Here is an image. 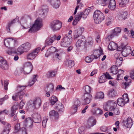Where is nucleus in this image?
Instances as JSON below:
<instances>
[{
  "label": "nucleus",
  "mask_w": 134,
  "mask_h": 134,
  "mask_svg": "<svg viewBox=\"0 0 134 134\" xmlns=\"http://www.w3.org/2000/svg\"><path fill=\"white\" fill-rule=\"evenodd\" d=\"M71 40L68 37L67 35L65 36L63 38L60 42L61 46L64 47L68 46L71 43Z\"/></svg>",
  "instance_id": "7"
},
{
  "label": "nucleus",
  "mask_w": 134,
  "mask_h": 134,
  "mask_svg": "<svg viewBox=\"0 0 134 134\" xmlns=\"http://www.w3.org/2000/svg\"><path fill=\"white\" fill-rule=\"evenodd\" d=\"M42 26V20L40 18H37L32 27L29 30V32H33L39 30Z\"/></svg>",
  "instance_id": "4"
},
{
  "label": "nucleus",
  "mask_w": 134,
  "mask_h": 134,
  "mask_svg": "<svg viewBox=\"0 0 134 134\" xmlns=\"http://www.w3.org/2000/svg\"><path fill=\"white\" fill-rule=\"evenodd\" d=\"M64 110L63 105L61 103L59 106V114L62 115L64 112Z\"/></svg>",
  "instance_id": "54"
},
{
  "label": "nucleus",
  "mask_w": 134,
  "mask_h": 134,
  "mask_svg": "<svg viewBox=\"0 0 134 134\" xmlns=\"http://www.w3.org/2000/svg\"><path fill=\"white\" fill-rule=\"evenodd\" d=\"M51 5L55 8L57 9L59 7L58 1H51L50 2Z\"/></svg>",
  "instance_id": "40"
},
{
  "label": "nucleus",
  "mask_w": 134,
  "mask_h": 134,
  "mask_svg": "<svg viewBox=\"0 0 134 134\" xmlns=\"http://www.w3.org/2000/svg\"><path fill=\"white\" fill-rule=\"evenodd\" d=\"M121 71L122 72L121 75L118 74L117 75V79L118 80H121L122 79L124 75V71Z\"/></svg>",
  "instance_id": "62"
},
{
  "label": "nucleus",
  "mask_w": 134,
  "mask_h": 134,
  "mask_svg": "<svg viewBox=\"0 0 134 134\" xmlns=\"http://www.w3.org/2000/svg\"><path fill=\"white\" fill-rule=\"evenodd\" d=\"M82 15V12H81L80 13L76 15L75 16V19L74 20V21L73 23V25H76L77 24V22L81 18Z\"/></svg>",
  "instance_id": "25"
},
{
  "label": "nucleus",
  "mask_w": 134,
  "mask_h": 134,
  "mask_svg": "<svg viewBox=\"0 0 134 134\" xmlns=\"http://www.w3.org/2000/svg\"><path fill=\"white\" fill-rule=\"evenodd\" d=\"M116 91L114 89L110 90L108 92V95L110 97H114L116 95Z\"/></svg>",
  "instance_id": "42"
},
{
  "label": "nucleus",
  "mask_w": 134,
  "mask_h": 134,
  "mask_svg": "<svg viewBox=\"0 0 134 134\" xmlns=\"http://www.w3.org/2000/svg\"><path fill=\"white\" fill-rule=\"evenodd\" d=\"M49 116L51 118L53 119V120L55 121H57L59 118L58 112L54 110L50 111L49 113Z\"/></svg>",
  "instance_id": "11"
},
{
  "label": "nucleus",
  "mask_w": 134,
  "mask_h": 134,
  "mask_svg": "<svg viewBox=\"0 0 134 134\" xmlns=\"http://www.w3.org/2000/svg\"><path fill=\"white\" fill-rule=\"evenodd\" d=\"M97 121L93 117H91L90 118L87 120V127L89 128L93 127L96 124Z\"/></svg>",
  "instance_id": "17"
},
{
  "label": "nucleus",
  "mask_w": 134,
  "mask_h": 134,
  "mask_svg": "<svg viewBox=\"0 0 134 134\" xmlns=\"http://www.w3.org/2000/svg\"><path fill=\"white\" fill-rule=\"evenodd\" d=\"M19 132L20 134H27L26 132V130L24 127L20 128L19 131Z\"/></svg>",
  "instance_id": "57"
},
{
  "label": "nucleus",
  "mask_w": 134,
  "mask_h": 134,
  "mask_svg": "<svg viewBox=\"0 0 134 134\" xmlns=\"http://www.w3.org/2000/svg\"><path fill=\"white\" fill-rule=\"evenodd\" d=\"M58 100L57 98L54 96L51 97L50 99V102L52 105L54 104Z\"/></svg>",
  "instance_id": "41"
},
{
  "label": "nucleus",
  "mask_w": 134,
  "mask_h": 134,
  "mask_svg": "<svg viewBox=\"0 0 134 134\" xmlns=\"http://www.w3.org/2000/svg\"><path fill=\"white\" fill-rule=\"evenodd\" d=\"M131 81L130 80H128L124 84L123 87L125 89H126L129 86L130 83H131Z\"/></svg>",
  "instance_id": "56"
},
{
  "label": "nucleus",
  "mask_w": 134,
  "mask_h": 134,
  "mask_svg": "<svg viewBox=\"0 0 134 134\" xmlns=\"http://www.w3.org/2000/svg\"><path fill=\"white\" fill-rule=\"evenodd\" d=\"M84 89L85 92L84 94L91 95L90 93L91 91V88L88 85L86 86L84 88Z\"/></svg>",
  "instance_id": "35"
},
{
  "label": "nucleus",
  "mask_w": 134,
  "mask_h": 134,
  "mask_svg": "<svg viewBox=\"0 0 134 134\" xmlns=\"http://www.w3.org/2000/svg\"><path fill=\"white\" fill-rule=\"evenodd\" d=\"M116 2L115 1H110L109 7L111 9L113 10L115 8Z\"/></svg>",
  "instance_id": "33"
},
{
  "label": "nucleus",
  "mask_w": 134,
  "mask_h": 134,
  "mask_svg": "<svg viewBox=\"0 0 134 134\" xmlns=\"http://www.w3.org/2000/svg\"><path fill=\"white\" fill-rule=\"evenodd\" d=\"M64 63L66 64H68L69 68H71L74 65V61L72 60H66L65 61Z\"/></svg>",
  "instance_id": "44"
},
{
  "label": "nucleus",
  "mask_w": 134,
  "mask_h": 134,
  "mask_svg": "<svg viewBox=\"0 0 134 134\" xmlns=\"http://www.w3.org/2000/svg\"><path fill=\"white\" fill-rule=\"evenodd\" d=\"M59 40V36L56 37L55 35H54L53 37L51 38H48L45 41V44L46 46L51 45L53 41L55 40Z\"/></svg>",
  "instance_id": "16"
},
{
  "label": "nucleus",
  "mask_w": 134,
  "mask_h": 134,
  "mask_svg": "<svg viewBox=\"0 0 134 134\" xmlns=\"http://www.w3.org/2000/svg\"><path fill=\"white\" fill-rule=\"evenodd\" d=\"M117 66L115 65H113L111 68V73L113 74H116L118 72Z\"/></svg>",
  "instance_id": "36"
},
{
  "label": "nucleus",
  "mask_w": 134,
  "mask_h": 134,
  "mask_svg": "<svg viewBox=\"0 0 134 134\" xmlns=\"http://www.w3.org/2000/svg\"><path fill=\"white\" fill-rule=\"evenodd\" d=\"M84 40V39L82 38V40L79 39L78 40L76 43V46L77 48L81 47L83 45L85 42Z\"/></svg>",
  "instance_id": "38"
},
{
  "label": "nucleus",
  "mask_w": 134,
  "mask_h": 134,
  "mask_svg": "<svg viewBox=\"0 0 134 134\" xmlns=\"http://www.w3.org/2000/svg\"><path fill=\"white\" fill-rule=\"evenodd\" d=\"M131 52V47H127L123 49L121 53L124 56L126 57L130 54Z\"/></svg>",
  "instance_id": "19"
},
{
  "label": "nucleus",
  "mask_w": 134,
  "mask_h": 134,
  "mask_svg": "<svg viewBox=\"0 0 134 134\" xmlns=\"http://www.w3.org/2000/svg\"><path fill=\"white\" fill-rule=\"evenodd\" d=\"M19 17L17 16L15 19H13V20L11 21L10 22L8 23L7 26L6 27L7 30L10 32V27L12 26L13 24L15 23L16 22H18L19 20Z\"/></svg>",
  "instance_id": "24"
},
{
  "label": "nucleus",
  "mask_w": 134,
  "mask_h": 134,
  "mask_svg": "<svg viewBox=\"0 0 134 134\" xmlns=\"http://www.w3.org/2000/svg\"><path fill=\"white\" fill-rule=\"evenodd\" d=\"M93 8L92 7H89L87 8L84 12L83 13L86 15L87 16L89 13L90 12L92 8Z\"/></svg>",
  "instance_id": "59"
},
{
  "label": "nucleus",
  "mask_w": 134,
  "mask_h": 134,
  "mask_svg": "<svg viewBox=\"0 0 134 134\" xmlns=\"http://www.w3.org/2000/svg\"><path fill=\"white\" fill-rule=\"evenodd\" d=\"M97 1L98 3L100 5L103 6H105L107 4L106 1Z\"/></svg>",
  "instance_id": "58"
},
{
  "label": "nucleus",
  "mask_w": 134,
  "mask_h": 134,
  "mask_svg": "<svg viewBox=\"0 0 134 134\" xmlns=\"http://www.w3.org/2000/svg\"><path fill=\"white\" fill-rule=\"evenodd\" d=\"M33 68L31 62L26 63L25 64L23 69V72L24 74H29Z\"/></svg>",
  "instance_id": "8"
},
{
  "label": "nucleus",
  "mask_w": 134,
  "mask_h": 134,
  "mask_svg": "<svg viewBox=\"0 0 134 134\" xmlns=\"http://www.w3.org/2000/svg\"><path fill=\"white\" fill-rule=\"evenodd\" d=\"M33 122L35 123H40L41 121V117L39 114L37 113H34L32 115Z\"/></svg>",
  "instance_id": "14"
},
{
  "label": "nucleus",
  "mask_w": 134,
  "mask_h": 134,
  "mask_svg": "<svg viewBox=\"0 0 134 134\" xmlns=\"http://www.w3.org/2000/svg\"><path fill=\"white\" fill-rule=\"evenodd\" d=\"M22 46L24 48V51L25 52L29 51L31 47V44L28 42L23 44Z\"/></svg>",
  "instance_id": "29"
},
{
  "label": "nucleus",
  "mask_w": 134,
  "mask_h": 134,
  "mask_svg": "<svg viewBox=\"0 0 134 134\" xmlns=\"http://www.w3.org/2000/svg\"><path fill=\"white\" fill-rule=\"evenodd\" d=\"M122 99L124 100L127 103L129 102V99L128 94L126 93H125L122 96Z\"/></svg>",
  "instance_id": "52"
},
{
  "label": "nucleus",
  "mask_w": 134,
  "mask_h": 134,
  "mask_svg": "<svg viewBox=\"0 0 134 134\" xmlns=\"http://www.w3.org/2000/svg\"><path fill=\"white\" fill-rule=\"evenodd\" d=\"M117 102L119 105L122 107L124 106L127 103L122 98H119L117 100Z\"/></svg>",
  "instance_id": "28"
},
{
  "label": "nucleus",
  "mask_w": 134,
  "mask_h": 134,
  "mask_svg": "<svg viewBox=\"0 0 134 134\" xmlns=\"http://www.w3.org/2000/svg\"><path fill=\"white\" fill-rule=\"evenodd\" d=\"M86 42L87 43L90 45H92L93 42L92 38L91 37H89L87 38Z\"/></svg>",
  "instance_id": "60"
},
{
  "label": "nucleus",
  "mask_w": 134,
  "mask_h": 134,
  "mask_svg": "<svg viewBox=\"0 0 134 134\" xmlns=\"http://www.w3.org/2000/svg\"><path fill=\"white\" fill-rule=\"evenodd\" d=\"M133 123L132 120L130 117H128L126 121L124 122V124L125 126L127 128H131L132 125Z\"/></svg>",
  "instance_id": "23"
},
{
  "label": "nucleus",
  "mask_w": 134,
  "mask_h": 134,
  "mask_svg": "<svg viewBox=\"0 0 134 134\" xmlns=\"http://www.w3.org/2000/svg\"><path fill=\"white\" fill-rule=\"evenodd\" d=\"M8 81L7 80H5L4 81V87L5 90H7L8 89Z\"/></svg>",
  "instance_id": "63"
},
{
  "label": "nucleus",
  "mask_w": 134,
  "mask_h": 134,
  "mask_svg": "<svg viewBox=\"0 0 134 134\" xmlns=\"http://www.w3.org/2000/svg\"><path fill=\"white\" fill-rule=\"evenodd\" d=\"M103 54V51L100 48L99 49L94 51L93 53V54L92 55L94 56L95 59H97L100 55Z\"/></svg>",
  "instance_id": "22"
},
{
  "label": "nucleus",
  "mask_w": 134,
  "mask_h": 134,
  "mask_svg": "<svg viewBox=\"0 0 134 134\" xmlns=\"http://www.w3.org/2000/svg\"><path fill=\"white\" fill-rule=\"evenodd\" d=\"M16 52V51L14 48H10L8 51L7 53L9 55H12V54Z\"/></svg>",
  "instance_id": "48"
},
{
  "label": "nucleus",
  "mask_w": 134,
  "mask_h": 134,
  "mask_svg": "<svg viewBox=\"0 0 134 134\" xmlns=\"http://www.w3.org/2000/svg\"><path fill=\"white\" fill-rule=\"evenodd\" d=\"M113 21V17L110 15H108L106 18L105 24L107 26L110 25Z\"/></svg>",
  "instance_id": "30"
},
{
  "label": "nucleus",
  "mask_w": 134,
  "mask_h": 134,
  "mask_svg": "<svg viewBox=\"0 0 134 134\" xmlns=\"http://www.w3.org/2000/svg\"><path fill=\"white\" fill-rule=\"evenodd\" d=\"M104 94L102 92H97L96 94L95 97V99H103L104 98Z\"/></svg>",
  "instance_id": "37"
},
{
  "label": "nucleus",
  "mask_w": 134,
  "mask_h": 134,
  "mask_svg": "<svg viewBox=\"0 0 134 134\" xmlns=\"http://www.w3.org/2000/svg\"><path fill=\"white\" fill-rule=\"evenodd\" d=\"M0 121L3 124L5 125V127L3 131L2 134H8L11 129V126L9 124L0 119Z\"/></svg>",
  "instance_id": "9"
},
{
  "label": "nucleus",
  "mask_w": 134,
  "mask_h": 134,
  "mask_svg": "<svg viewBox=\"0 0 134 134\" xmlns=\"http://www.w3.org/2000/svg\"><path fill=\"white\" fill-rule=\"evenodd\" d=\"M94 21L96 24L100 23L105 18L104 14L99 10H96L93 15Z\"/></svg>",
  "instance_id": "5"
},
{
  "label": "nucleus",
  "mask_w": 134,
  "mask_h": 134,
  "mask_svg": "<svg viewBox=\"0 0 134 134\" xmlns=\"http://www.w3.org/2000/svg\"><path fill=\"white\" fill-rule=\"evenodd\" d=\"M80 102L79 100L76 99L75 100L71 109L72 114L75 113L77 111V108L80 106Z\"/></svg>",
  "instance_id": "13"
},
{
  "label": "nucleus",
  "mask_w": 134,
  "mask_h": 134,
  "mask_svg": "<svg viewBox=\"0 0 134 134\" xmlns=\"http://www.w3.org/2000/svg\"><path fill=\"white\" fill-rule=\"evenodd\" d=\"M36 76L37 75H34L33 79L30 80L29 82V85L30 86L33 85L37 80V79H36Z\"/></svg>",
  "instance_id": "46"
},
{
  "label": "nucleus",
  "mask_w": 134,
  "mask_h": 134,
  "mask_svg": "<svg viewBox=\"0 0 134 134\" xmlns=\"http://www.w3.org/2000/svg\"><path fill=\"white\" fill-rule=\"evenodd\" d=\"M115 36H118L120 33L121 31V29L119 27L115 28L111 30Z\"/></svg>",
  "instance_id": "32"
},
{
  "label": "nucleus",
  "mask_w": 134,
  "mask_h": 134,
  "mask_svg": "<svg viewBox=\"0 0 134 134\" xmlns=\"http://www.w3.org/2000/svg\"><path fill=\"white\" fill-rule=\"evenodd\" d=\"M92 98L91 95L84 94L83 103L85 104H88L91 101Z\"/></svg>",
  "instance_id": "20"
},
{
  "label": "nucleus",
  "mask_w": 134,
  "mask_h": 134,
  "mask_svg": "<svg viewBox=\"0 0 134 134\" xmlns=\"http://www.w3.org/2000/svg\"><path fill=\"white\" fill-rule=\"evenodd\" d=\"M33 121V120H32L31 118L29 117L26 119L24 121V123L26 126L31 127L32 125Z\"/></svg>",
  "instance_id": "26"
},
{
  "label": "nucleus",
  "mask_w": 134,
  "mask_h": 134,
  "mask_svg": "<svg viewBox=\"0 0 134 134\" xmlns=\"http://www.w3.org/2000/svg\"><path fill=\"white\" fill-rule=\"evenodd\" d=\"M79 134H84L85 132V127L83 126H81L79 127L78 129Z\"/></svg>",
  "instance_id": "50"
},
{
  "label": "nucleus",
  "mask_w": 134,
  "mask_h": 134,
  "mask_svg": "<svg viewBox=\"0 0 134 134\" xmlns=\"http://www.w3.org/2000/svg\"><path fill=\"white\" fill-rule=\"evenodd\" d=\"M0 67L5 70H7L8 69V65L7 63V62L1 56H0Z\"/></svg>",
  "instance_id": "12"
},
{
  "label": "nucleus",
  "mask_w": 134,
  "mask_h": 134,
  "mask_svg": "<svg viewBox=\"0 0 134 134\" xmlns=\"http://www.w3.org/2000/svg\"><path fill=\"white\" fill-rule=\"evenodd\" d=\"M117 45L116 43L113 42H111L108 45V48L110 50H114L116 49Z\"/></svg>",
  "instance_id": "27"
},
{
  "label": "nucleus",
  "mask_w": 134,
  "mask_h": 134,
  "mask_svg": "<svg viewBox=\"0 0 134 134\" xmlns=\"http://www.w3.org/2000/svg\"><path fill=\"white\" fill-rule=\"evenodd\" d=\"M17 51L20 54H21L24 52H25L24 51V48L22 46V44L17 49Z\"/></svg>",
  "instance_id": "49"
},
{
  "label": "nucleus",
  "mask_w": 134,
  "mask_h": 134,
  "mask_svg": "<svg viewBox=\"0 0 134 134\" xmlns=\"http://www.w3.org/2000/svg\"><path fill=\"white\" fill-rule=\"evenodd\" d=\"M20 129V124L18 123L16 124L15 127V132H19Z\"/></svg>",
  "instance_id": "64"
},
{
  "label": "nucleus",
  "mask_w": 134,
  "mask_h": 134,
  "mask_svg": "<svg viewBox=\"0 0 134 134\" xmlns=\"http://www.w3.org/2000/svg\"><path fill=\"white\" fill-rule=\"evenodd\" d=\"M16 40L12 38H6L4 40L5 46L6 47H8L10 45H14L16 42Z\"/></svg>",
  "instance_id": "10"
},
{
  "label": "nucleus",
  "mask_w": 134,
  "mask_h": 134,
  "mask_svg": "<svg viewBox=\"0 0 134 134\" xmlns=\"http://www.w3.org/2000/svg\"><path fill=\"white\" fill-rule=\"evenodd\" d=\"M115 36L114 33L111 31L108 34L106 38L107 40H108L110 41Z\"/></svg>",
  "instance_id": "31"
},
{
  "label": "nucleus",
  "mask_w": 134,
  "mask_h": 134,
  "mask_svg": "<svg viewBox=\"0 0 134 134\" xmlns=\"http://www.w3.org/2000/svg\"><path fill=\"white\" fill-rule=\"evenodd\" d=\"M41 48L40 47L36 48L33 52L29 54L27 56V58L29 60L33 59L36 57L37 53L39 52Z\"/></svg>",
  "instance_id": "15"
},
{
  "label": "nucleus",
  "mask_w": 134,
  "mask_h": 134,
  "mask_svg": "<svg viewBox=\"0 0 134 134\" xmlns=\"http://www.w3.org/2000/svg\"><path fill=\"white\" fill-rule=\"evenodd\" d=\"M41 9L42 12L41 14V17L44 18L45 17L48 11V8L46 5H43L42 6Z\"/></svg>",
  "instance_id": "21"
},
{
  "label": "nucleus",
  "mask_w": 134,
  "mask_h": 134,
  "mask_svg": "<svg viewBox=\"0 0 134 134\" xmlns=\"http://www.w3.org/2000/svg\"><path fill=\"white\" fill-rule=\"evenodd\" d=\"M94 59H95L94 56L91 55L86 57L85 59V61L86 63H90Z\"/></svg>",
  "instance_id": "39"
},
{
  "label": "nucleus",
  "mask_w": 134,
  "mask_h": 134,
  "mask_svg": "<svg viewBox=\"0 0 134 134\" xmlns=\"http://www.w3.org/2000/svg\"><path fill=\"white\" fill-rule=\"evenodd\" d=\"M116 105V103L114 100H109L107 103L106 108H104V110L107 111H113L114 113L116 115H118L120 114L119 109L117 108H114L113 106Z\"/></svg>",
  "instance_id": "1"
},
{
  "label": "nucleus",
  "mask_w": 134,
  "mask_h": 134,
  "mask_svg": "<svg viewBox=\"0 0 134 134\" xmlns=\"http://www.w3.org/2000/svg\"><path fill=\"white\" fill-rule=\"evenodd\" d=\"M56 72L55 71H48L46 74V77L48 78L52 77L55 75Z\"/></svg>",
  "instance_id": "34"
},
{
  "label": "nucleus",
  "mask_w": 134,
  "mask_h": 134,
  "mask_svg": "<svg viewBox=\"0 0 134 134\" xmlns=\"http://www.w3.org/2000/svg\"><path fill=\"white\" fill-rule=\"evenodd\" d=\"M30 103V105L33 109H38L41 105V101L40 98H37L31 101Z\"/></svg>",
  "instance_id": "6"
},
{
  "label": "nucleus",
  "mask_w": 134,
  "mask_h": 134,
  "mask_svg": "<svg viewBox=\"0 0 134 134\" xmlns=\"http://www.w3.org/2000/svg\"><path fill=\"white\" fill-rule=\"evenodd\" d=\"M59 24V20H55L52 21L50 25V27L54 31H56L59 29L58 25Z\"/></svg>",
  "instance_id": "18"
},
{
  "label": "nucleus",
  "mask_w": 134,
  "mask_h": 134,
  "mask_svg": "<svg viewBox=\"0 0 134 134\" xmlns=\"http://www.w3.org/2000/svg\"><path fill=\"white\" fill-rule=\"evenodd\" d=\"M48 119V117L47 116L43 118L42 122V125L43 127H45L46 126V122Z\"/></svg>",
  "instance_id": "55"
},
{
  "label": "nucleus",
  "mask_w": 134,
  "mask_h": 134,
  "mask_svg": "<svg viewBox=\"0 0 134 134\" xmlns=\"http://www.w3.org/2000/svg\"><path fill=\"white\" fill-rule=\"evenodd\" d=\"M94 114L97 115H100L103 114V111L100 109L98 108L94 112L93 111Z\"/></svg>",
  "instance_id": "51"
},
{
  "label": "nucleus",
  "mask_w": 134,
  "mask_h": 134,
  "mask_svg": "<svg viewBox=\"0 0 134 134\" xmlns=\"http://www.w3.org/2000/svg\"><path fill=\"white\" fill-rule=\"evenodd\" d=\"M51 54H53V59L55 61L57 60L59 57L58 50L55 47H51L47 50L45 54V56L48 57Z\"/></svg>",
  "instance_id": "3"
},
{
  "label": "nucleus",
  "mask_w": 134,
  "mask_h": 134,
  "mask_svg": "<svg viewBox=\"0 0 134 134\" xmlns=\"http://www.w3.org/2000/svg\"><path fill=\"white\" fill-rule=\"evenodd\" d=\"M47 89V91H48L49 92L53 93L54 89V87L52 84L50 83L46 87Z\"/></svg>",
  "instance_id": "43"
},
{
  "label": "nucleus",
  "mask_w": 134,
  "mask_h": 134,
  "mask_svg": "<svg viewBox=\"0 0 134 134\" xmlns=\"http://www.w3.org/2000/svg\"><path fill=\"white\" fill-rule=\"evenodd\" d=\"M23 70V68H21L19 70H16L14 72V74L15 75H19L21 74Z\"/></svg>",
  "instance_id": "47"
},
{
  "label": "nucleus",
  "mask_w": 134,
  "mask_h": 134,
  "mask_svg": "<svg viewBox=\"0 0 134 134\" xmlns=\"http://www.w3.org/2000/svg\"><path fill=\"white\" fill-rule=\"evenodd\" d=\"M26 86H18L17 90L19 91L15 94V96L12 97V98L13 100H17L18 97L20 100H21L22 99L25 92L24 90Z\"/></svg>",
  "instance_id": "2"
},
{
  "label": "nucleus",
  "mask_w": 134,
  "mask_h": 134,
  "mask_svg": "<svg viewBox=\"0 0 134 134\" xmlns=\"http://www.w3.org/2000/svg\"><path fill=\"white\" fill-rule=\"evenodd\" d=\"M22 21H23L24 20H26V21L28 20H31V17L29 15H26L23 16L22 18Z\"/></svg>",
  "instance_id": "61"
},
{
  "label": "nucleus",
  "mask_w": 134,
  "mask_h": 134,
  "mask_svg": "<svg viewBox=\"0 0 134 134\" xmlns=\"http://www.w3.org/2000/svg\"><path fill=\"white\" fill-rule=\"evenodd\" d=\"M127 13L125 11L124 12L122 13L120 15H119L118 16V19L119 20H121V18L123 19H126L127 17Z\"/></svg>",
  "instance_id": "45"
},
{
  "label": "nucleus",
  "mask_w": 134,
  "mask_h": 134,
  "mask_svg": "<svg viewBox=\"0 0 134 134\" xmlns=\"http://www.w3.org/2000/svg\"><path fill=\"white\" fill-rule=\"evenodd\" d=\"M105 77L104 74L101 76L99 79V81L100 83H102L105 82Z\"/></svg>",
  "instance_id": "53"
}]
</instances>
